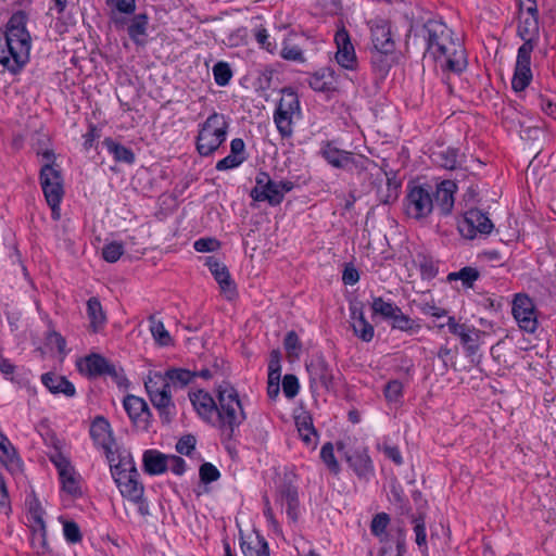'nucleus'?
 <instances>
[{
    "label": "nucleus",
    "mask_w": 556,
    "mask_h": 556,
    "mask_svg": "<svg viewBox=\"0 0 556 556\" xmlns=\"http://www.w3.org/2000/svg\"><path fill=\"white\" fill-rule=\"evenodd\" d=\"M420 311L424 315L431 316V317L438 318V319L443 318V317H448L446 309L439 307L431 303H425L420 307Z\"/></svg>",
    "instance_id": "338daca9"
},
{
    "label": "nucleus",
    "mask_w": 556,
    "mask_h": 556,
    "mask_svg": "<svg viewBox=\"0 0 556 556\" xmlns=\"http://www.w3.org/2000/svg\"><path fill=\"white\" fill-rule=\"evenodd\" d=\"M63 534L68 543L75 544L81 541V533L78 525L74 521L63 522Z\"/></svg>",
    "instance_id": "603ef678"
},
{
    "label": "nucleus",
    "mask_w": 556,
    "mask_h": 556,
    "mask_svg": "<svg viewBox=\"0 0 556 556\" xmlns=\"http://www.w3.org/2000/svg\"><path fill=\"white\" fill-rule=\"evenodd\" d=\"M517 34L523 40L520 47L534 49L540 39V26L535 0L519 3V22Z\"/></svg>",
    "instance_id": "f8f14e48"
},
{
    "label": "nucleus",
    "mask_w": 556,
    "mask_h": 556,
    "mask_svg": "<svg viewBox=\"0 0 556 556\" xmlns=\"http://www.w3.org/2000/svg\"><path fill=\"white\" fill-rule=\"evenodd\" d=\"M26 24L25 13L16 12L0 33V64L12 73L21 71L29 61L31 38Z\"/></svg>",
    "instance_id": "f03ea898"
},
{
    "label": "nucleus",
    "mask_w": 556,
    "mask_h": 556,
    "mask_svg": "<svg viewBox=\"0 0 556 556\" xmlns=\"http://www.w3.org/2000/svg\"><path fill=\"white\" fill-rule=\"evenodd\" d=\"M491 219L479 210H469L458 222V231L462 237L472 240L478 235H489L493 230Z\"/></svg>",
    "instance_id": "dca6fc26"
},
{
    "label": "nucleus",
    "mask_w": 556,
    "mask_h": 556,
    "mask_svg": "<svg viewBox=\"0 0 556 556\" xmlns=\"http://www.w3.org/2000/svg\"><path fill=\"white\" fill-rule=\"evenodd\" d=\"M103 146L106 148L108 152L113 155L116 162L126 164H132L135 162L134 152L127 147L115 142L112 138H105Z\"/></svg>",
    "instance_id": "58836bf2"
},
{
    "label": "nucleus",
    "mask_w": 556,
    "mask_h": 556,
    "mask_svg": "<svg viewBox=\"0 0 556 556\" xmlns=\"http://www.w3.org/2000/svg\"><path fill=\"white\" fill-rule=\"evenodd\" d=\"M80 372L88 376H99L114 372V367L111 366L108 361L99 354H92L78 363Z\"/></svg>",
    "instance_id": "cd10ccee"
},
{
    "label": "nucleus",
    "mask_w": 556,
    "mask_h": 556,
    "mask_svg": "<svg viewBox=\"0 0 556 556\" xmlns=\"http://www.w3.org/2000/svg\"><path fill=\"white\" fill-rule=\"evenodd\" d=\"M241 549L244 556H269L267 542L258 534L243 541Z\"/></svg>",
    "instance_id": "ea45409f"
},
{
    "label": "nucleus",
    "mask_w": 556,
    "mask_h": 556,
    "mask_svg": "<svg viewBox=\"0 0 556 556\" xmlns=\"http://www.w3.org/2000/svg\"><path fill=\"white\" fill-rule=\"evenodd\" d=\"M302 118L298 93L291 88L281 90V97L274 112V123L283 138L293 135L294 124Z\"/></svg>",
    "instance_id": "0eeeda50"
},
{
    "label": "nucleus",
    "mask_w": 556,
    "mask_h": 556,
    "mask_svg": "<svg viewBox=\"0 0 556 556\" xmlns=\"http://www.w3.org/2000/svg\"><path fill=\"white\" fill-rule=\"evenodd\" d=\"M124 245L117 241H111L103 245L102 257L109 263L117 262L124 254Z\"/></svg>",
    "instance_id": "09e8293b"
},
{
    "label": "nucleus",
    "mask_w": 556,
    "mask_h": 556,
    "mask_svg": "<svg viewBox=\"0 0 556 556\" xmlns=\"http://www.w3.org/2000/svg\"><path fill=\"white\" fill-rule=\"evenodd\" d=\"M87 317L89 320V328L93 332H100L104 328L106 324V315L97 298H90L87 301Z\"/></svg>",
    "instance_id": "473e14b6"
},
{
    "label": "nucleus",
    "mask_w": 556,
    "mask_h": 556,
    "mask_svg": "<svg viewBox=\"0 0 556 556\" xmlns=\"http://www.w3.org/2000/svg\"><path fill=\"white\" fill-rule=\"evenodd\" d=\"M201 260L217 281L223 295L227 300H233L237 296V288L226 265L215 256H205Z\"/></svg>",
    "instance_id": "6ab92c4d"
},
{
    "label": "nucleus",
    "mask_w": 556,
    "mask_h": 556,
    "mask_svg": "<svg viewBox=\"0 0 556 556\" xmlns=\"http://www.w3.org/2000/svg\"><path fill=\"white\" fill-rule=\"evenodd\" d=\"M90 435L97 446L109 456L115 445L111 426L103 417H97L90 427Z\"/></svg>",
    "instance_id": "412c9836"
},
{
    "label": "nucleus",
    "mask_w": 556,
    "mask_h": 556,
    "mask_svg": "<svg viewBox=\"0 0 556 556\" xmlns=\"http://www.w3.org/2000/svg\"><path fill=\"white\" fill-rule=\"evenodd\" d=\"M149 324L151 334L160 345L167 346L172 344V337L161 320H157L155 317H150Z\"/></svg>",
    "instance_id": "37998d69"
},
{
    "label": "nucleus",
    "mask_w": 556,
    "mask_h": 556,
    "mask_svg": "<svg viewBox=\"0 0 556 556\" xmlns=\"http://www.w3.org/2000/svg\"><path fill=\"white\" fill-rule=\"evenodd\" d=\"M193 248L197 252H214L220 248V242L215 238H200L194 241Z\"/></svg>",
    "instance_id": "052dcab7"
},
{
    "label": "nucleus",
    "mask_w": 556,
    "mask_h": 556,
    "mask_svg": "<svg viewBox=\"0 0 556 556\" xmlns=\"http://www.w3.org/2000/svg\"><path fill=\"white\" fill-rule=\"evenodd\" d=\"M49 458L58 469L62 490L72 496L80 495V476L76 472L70 460L59 452L51 454Z\"/></svg>",
    "instance_id": "2eb2a0df"
},
{
    "label": "nucleus",
    "mask_w": 556,
    "mask_h": 556,
    "mask_svg": "<svg viewBox=\"0 0 556 556\" xmlns=\"http://www.w3.org/2000/svg\"><path fill=\"white\" fill-rule=\"evenodd\" d=\"M390 326L392 329L405 332L409 336L417 334L421 330L420 320L409 317L402 308L393 316Z\"/></svg>",
    "instance_id": "f704fd0d"
},
{
    "label": "nucleus",
    "mask_w": 556,
    "mask_h": 556,
    "mask_svg": "<svg viewBox=\"0 0 556 556\" xmlns=\"http://www.w3.org/2000/svg\"><path fill=\"white\" fill-rule=\"evenodd\" d=\"M448 331L456 336L467 354L473 355L480 348L483 331L472 325L459 323L454 316H448L446 320Z\"/></svg>",
    "instance_id": "4468645a"
},
{
    "label": "nucleus",
    "mask_w": 556,
    "mask_h": 556,
    "mask_svg": "<svg viewBox=\"0 0 556 556\" xmlns=\"http://www.w3.org/2000/svg\"><path fill=\"white\" fill-rule=\"evenodd\" d=\"M148 25L149 21L146 14H138L131 20L128 26V35L136 45H146Z\"/></svg>",
    "instance_id": "c9c22d12"
},
{
    "label": "nucleus",
    "mask_w": 556,
    "mask_h": 556,
    "mask_svg": "<svg viewBox=\"0 0 556 556\" xmlns=\"http://www.w3.org/2000/svg\"><path fill=\"white\" fill-rule=\"evenodd\" d=\"M319 154L332 167L351 170L357 166L352 152L342 150L333 141H324L320 144Z\"/></svg>",
    "instance_id": "a211bd4d"
},
{
    "label": "nucleus",
    "mask_w": 556,
    "mask_h": 556,
    "mask_svg": "<svg viewBox=\"0 0 556 556\" xmlns=\"http://www.w3.org/2000/svg\"><path fill=\"white\" fill-rule=\"evenodd\" d=\"M372 317L380 316L382 319L391 323L393 316L401 308L391 300H384L382 296H375L370 303Z\"/></svg>",
    "instance_id": "4c0bfd02"
},
{
    "label": "nucleus",
    "mask_w": 556,
    "mask_h": 556,
    "mask_svg": "<svg viewBox=\"0 0 556 556\" xmlns=\"http://www.w3.org/2000/svg\"><path fill=\"white\" fill-rule=\"evenodd\" d=\"M189 399L197 414L203 420L215 424L217 404L208 392L198 390L191 392Z\"/></svg>",
    "instance_id": "4be33fe9"
},
{
    "label": "nucleus",
    "mask_w": 556,
    "mask_h": 556,
    "mask_svg": "<svg viewBox=\"0 0 556 556\" xmlns=\"http://www.w3.org/2000/svg\"><path fill=\"white\" fill-rule=\"evenodd\" d=\"M300 390L299 380L294 375H286L282 380V391L286 397L293 399Z\"/></svg>",
    "instance_id": "bf43d9fd"
},
{
    "label": "nucleus",
    "mask_w": 556,
    "mask_h": 556,
    "mask_svg": "<svg viewBox=\"0 0 556 556\" xmlns=\"http://www.w3.org/2000/svg\"><path fill=\"white\" fill-rule=\"evenodd\" d=\"M0 463L11 473L21 472L23 460L10 439L0 430Z\"/></svg>",
    "instance_id": "5701e85b"
},
{
    "label": "nucleus",
    "mask_w": 556,
    "mask_h": 556,
    "mask_svg": "<svg viewBox=\"0 0 556 556\" xmlns=\"http://www.w3.org/2000/svg\"><path fill=\"white\" fill-rule=\"evenodd\" d=\"M285 349L289 357H298L301 351V344L298 334L289 331L285 338Z\"/></svg>",
    "instance_id": "5fc2aeb1"
},
{
    "label": "nucleus",
    "mask_w": 556,
    "mask_h": 556,
    "mask_svg": "<svg viewBox=\"0 0 556 556\" xmlns=\"http://www.w3.org/2000/svg\"><path fill=\"white\" fill-rule=\"evenodd\" d=\"M254 37L261 48L265 49L267 52L274 54L277 51V43L275 40H271L270 35L266 28H256Z\"/></svg>",
    "instance_id": "8fccbe9b"
},
{
    "label": "nucleus",
    "mask_w": 556,
    "mask_h": 556,
    "mask_svg": "<svg viewBox=\"0 0 556 556\" xmlns=\"http://www.w3.org/2000/svg\"><path fill=\"white\" fill-rule=\"evenodd\" d=\"M42 384L53 394H63L67 397L75 395V387L65 377L47 372L41 376Z\"/></svg>",
    "instance_id": "c756f323"
},
{
    "label": "nucleus",
    "mask_w": 556,
    "mask_h": 556,
    "mask_svg": "<svg viewBox=\"0 0 556 556\" xmlns=\"http://www.w3.org/2000/svg\"><path fill=\"white\" fill-rule=\"evenodd\" d=\"M47 345L50 350H55L61 355L66 354V341L60 333L55 331H52L48 334Z\"/></svg>",
    "instance_id": "e2e57ef3"
},
{
    "label": "nucleus",
    "mask_w": 556,
    "mask_h": 556,
    "mask_svg": "<svg viewBox=\"0 0 556 556\" xmlns=\"http://www.w3.org/2000/svg\"><path fill=\"white\" fill-rule=\"evenodd\" d=\"M348 462L359 479L368 481L375 476V468L367 448L356 451L348 457Z\"/></svg>",
    "instance_id": "a878e982"
},
{
    "label": "nucleus",
    "mask_w": 556,
    "mask_h": 556,
    "mask_svg": "<svg viewBox=\"0 0 556 556\" xmlns=\"http://www.w3.org/2000/svg\"><path fill=\"white\" fill-rule=\"evenodd\" d=\"M278 501L281 507L286 508V513L291 521H296L300 516V504L298 490L291 486L283 488Z\"/></svg>",
    "instance_id": "2f4dec72"
},
{
    "label": "nucleus",
    "mask_w": 556,
    "mask_h": 556,
    "mask_svg": "<svg viewBox=\"0 0 556 556\" xmlns=\"http://www.w3.org/2000/svg\"><path fill=\"white\" fill-rule=\"evenodd\" d=\"M437 162L446 169H454L458 164V154L455 149L447 148L437 154Z\"/></svg>",
    "instance_id": "3c124183"
},
{
    "label": "nucleus",
    "mask_w": 556,
    "mask_h": 556,
    "mask_svg": "<svg viewBox=\"0 0 556 556\" xmlns=\"http://www.w3.org/2000/svg\"><path fill=\"white\" fill-rule=\"evenodd\" d=\"M531 47H519L516 56L515 70L511 79V88L519 92L523 91L532 81L533 74L531 70Z\"/></svg>",
    "instance_id": "f3484780"
},
{
    "label": "nucleus",
    "mask_w": 556,
    "mask_h": 556,
    "mask_svg": "<svg viewBox=\"0 0 556 556\" xmlns=\"http://www.w3.org/2000/svg\"><path fill=\"white\" fill-rule=\"evenodd\" d=\"M166 379L173 389L184 388L192 381L194 374L182 368H173L164 372Z\"/></svg>",
    "instance_id": "79ce46f5"
},
{
    "label": "nucleus",
    "mask_w": 556,
    "mask_h": 556,
    "mask_svg": "<svg viewBox=\"0 0 556 556\" xmlns=\"http://www.w3.org/2000/svg\"><path fill=\"white\" fill-rule=\"evenodd\" d=\"M26 507H27V525L29 528H38L46 527L45 515L46 511L35 496H28L26 498Z\"/></svg>",
    "instance_id": "e433bc0d"
},
{
    "label": "nucleus",
    "mask_w": 556,
    "mask_h": 556,
    "mask_svg": "<svg viewBox=\"0 0 556 556\" xmlns=\"http://www.w3.org/2000/svg\"><path fill=\"white\" fill-rule=\"evenodd\" d=\"M295 425L303 443L314 450L317 445L318 434L314 428L311 415L306 412L301 413L295 417Z\"/></svg>",
    "instance_id": "7c9ffc66"
},
{
    "label": "nucleus",
    "mask_w": 556,
    "mask_h": 556,
    "mask_svg": "<svg viewBox=\"0 0 556 556\" xmlns=\"http://www.w3.org/2000/svg\"><path fill=\"white\" fill-rule=\"evenodd\" d=\"M379 450L396 465H401L403 463V458L397 446L383 443L382 445H379Z\"/></svg>",
    "instance_id": "69168bd1"
},
{
    "label": "nucleus",
    "mask_w": 556,
    "mask_h": 556,
    "mask_svg": "<svg viewBox=\"0 0 556 556\" xmlns=\"http://www.w3.org/2000/svg\"><path fill=\"white\" fill-rule=\"evenodd\" d=\"M350 323L354 334L364 342H370L375 336V328L368 323L363 312V308L358 305H352L350 307Z\"/></svg>",
    "instance_id": "b1692460"
},
{
    "label": "nucleus",
    "mask_w": 556,
    "mask_h": 556,
    "mask_svg": "<svg viewBox=\"0 0 556 556\" xmlns=\"http://www.w3.org/2000/svg\"><path fill=\"white\" fill-rule=\"evenodd\" d=\"M228 122L226 116L219 113L211 114L199 125L197 136V150L200 155L213 154L226 140Z\"/></svg>",
    "instance_id": "423d86ee"
},
{
    "label": "nucleus",
    "mask_w": 556,
    "mask_h": 556,
    "mask_svg": "<svg viewBox=\"0 0 556 556\" xmlns=\"http://www.w3.org/2000/svg\"><path fill=\"white\" fill-rule=\"evenodd\" d=\"M334 42L337 46L334 59L340 67L346 71H356L358 67V60L355 48L344 28H341L336 33Z\"/></svg>",
    "instance_id": "aec40b11"
},
{
    "label": "nucleus",
    "mask_w": 556,
    "mask_h": 556,
    "mask_svg": "<svg viewBox=\"0 0 556 556\" xmlns=\"http://www.w3.org/2000/svg\"><path fill=\"white\" fill-rule=\"evenodd\" d=\"M403 394V384L399 380L389 381L384 388L388 402H399Z\"/></svg>",
    "instance_id": "4d7b16f0"
},
{
    "label": "nucleus",
    "mask_w": 556,
    "mask_h": 556,
    "mask_svg": "<svg viewBox=\"0 0 556 556\" xmlns=\"http://www.w3.org/2000/svg\"><path fill=\"white\" fill-rule=\"evenodd\" d=\"M195 438L193 435H185L176 444V450L182 455L189 456L195 447Z\"/></svg>",
    "instance_id": "0e129e2a"
},
{
    "label": "nucleus",
    "mask_w": 556,
    "mask_h": 556,
    "mask_svg": "<svg viewBox=\"0 0 556 556\" xmlns=\"http://www.w3.org/2000/svg\"><path fill=\"white\" fill-rule=\"evenodd\" d=\"M479 278V273L476 268L472 267H464L459 271H454L448 274L447 279L452 280H460L463 286L466 288L472 287L473 282Z\"/></svg>",
    "instance_id": "a18cd8bd"
},
{
    "label": "nucleus",
    "mask_w": 556,
    "mask_h": 556,
    "mask_svg": "<svg viewBox=\"0 0 556 556\" xmlns=\"http://www.w3.org/2000/svg\"><path fill=\"white\" fill-rule=\"evenodd\" d=\"M245 156H238L235 154L229 153L224 159L219 160L216 163V169L217 170H228L239 167L244 161Z\"/></svg>",
    "instance_id": "6e6d98bb"
},
{
    "label": "nucleus",
    "mask_w": 556,
    "mask_h": 556,
    "mask_svg": "<svg viewBox=\"0 0 556 556\" xmlns=\"http://www.w3.org/2000/svg\"><path fill=\"white\" fill-rule=\"evenodd\" d=\"M456 189L457 186L452 180H444L435 188L433 195L434 206L441 214L447 215L452 212Z\"/></svg>",
    "instance_id": "393cba45"
},
{
    "label": "nucleus",
    "mask_w": 556,
    "mask_h": 556,
    "mask_svg": "<svg viewBox=\"0 0 556 556\" xmlns=\"http://www.w3.org/2000/svg\"><path fill=\"white\" fill-rule=\"evenodd\" d=\"M167 469L177 476H181L186 471V462L179 456L169 455Z\"/></svg>",
    "instance_id": "774afa93"
},
{
    "label": "nucleus",
    "mask_w": 556,
    "mask_h": 556,
    "mask_svg": "<svg viewBox=\"0 0 556 556\" xmlns=\"http://www.w3.org/2000/svg\"><path fill=\"white\" fill-rule=\"evenodd\" d=\"M29 544L37 555H45L49 552L46 527L29 528Z\"/></svg>",
    "instance_id": "a19ab883"
},
{
    "label": "nucleus",
    "mask_w": 556,
    "mask_h": 556,
    "mask_svg": "<svg viewBox=\"0 0 556 556\" xmlns=\"http://www.w3.org/2000/svg\"><path fill=\"white\" fill-rule=\"evenodd\" d=\"M370 38L374 48L372 64L387 73L394 60L396 43L393 38L391 25L387 20L375 18L369 21Z\"/></svg>",
    "instance_id": "39448f33"
},
{
    "label": "nucleus",
    "mask_w": 556,
    "mask_h": 556,
    "mask_svg": "<svg viewBox=\"0 0 556 556\" xmlns=\"http://www.w3.org/2000/svg\"><path fill=\"white\" fill-rule=\"evenodd\" d=\"M415 542L420 547L422 554H427L428 547H427V533H426V526L422 520H416L415 527Z\"/></svg>",
    "instance_id": "680f3d73"
},
{
    "label": "nucleus",
    "mask_w": 556,
    "mask_h": 556,
    "mask_svg": "<svg viewBox=\"0 0 556 556\" xmlns=\"http://www.w3.org/2000/svg\"><path fill=\"white\" fill-rule=\"evenodd\" d=\"M142 465L147 473L157 476L168 468V456L157 450H147L142 455Z\"/></svg>",
    "instance_id": "c85d7f7f"
},
{
    "label": "nucleus",
    "mask_w": 556,
    "mask_h": 556,
    "mask_svg": "<svg viewBox=\"0 0 556 556\" xmlns=\"http://www.w3.org/2000/svg\"><path fill=\"white\" fill-rule=\"evenodd\" d=\"M144 387L153 406L161 415H168L174 407L173 390L164 372L150 371L144 379Z\"/></svg>",
    "instance_id": "9b49d317"
},
{
    "label": "nucleus",
    "mask_w": 556,
    "mask_h": 556,
    "mask_svg": "<svg viewBox=\"0 0 556 556\" xmlns=\"http://www.w3.org/2000/svg\"><path fill=\"white\" fill-rule=\"evenodd\" d=\"M320 458L332 473L338 475L340 472V465L334 456L332 443L327 442L321 446Z\"/></svg>",
    "instance_id": "49530a36"
},
{
    "label": "nucleus",
    "mask_w": 556,
    "mask_h": 556,
    "mask_svg": "<svg viewBox=\"0 0 556 556\" xmlns=\"http://www.w3.org/2000/svg\"><path fill=\"white\" fill-rule=\"evenodd\" d=\"M308 84L315 91H331L336 89L337 78L332 70L323 68L312 75Z\"/></svg>",
    "instance_id": "72a5a7b5"
},
{
    "label": "nucleus",
    "mask_w": 556,
    "mask_h": 556,
    "mask_svg": "<svg viewBox=\"0 0 556 556\" xmlns=\"http://www.w3.org/2000/svg\"><path fill=\"white\" fill-rule=\"evenodd\" d=\"M434 190L429 185L409 182L406 187L404 210L408 217L422 219L434 208Z\"/></svg>",
    "instance_id": "6e6552de"
},
{
    "label": "nucleus",
    "mask_w": 556,
    "mask_h": 556,
    "mask_svg": "<svg viewBox=\"0 0 556 556\" xmlns=\"http://www.w3.org/2000/svg\"><path fill=\"white\" fill-rule=\"evenodd\" d=\"M40 185L48 205L52 211V218H60V204L64 195L63 178L54 165H42L40 170Z\"/></svg>",
    "instance_id": "9d476101"
},
{
    "label": "nucleus",
    "mask_w": 556,
    "mask_h": 556,
    "mask_svg": "<svg viewBox=\"0 0 556 556\" xmlns=\"http://www.w3.org/2000/svg\"><path fill=\"white\" fill-rule=\"evenodd\" d=\"M217 410L215 425L225 430L233 431L245 419L243 404L233 386L223 382L217 387Z\"/></svg>",
    "instance_id": "20e7f679"
},
{
    "label": "nucleus",
    "mask_w": 556,
    "mask_h": 556,
    "mask_svg": "<svg viewBox=\"0 0 556 556\" xmlns=\"http://www.w3.org/2000/svg\"><path fill=\"white\" fill-rule=\"evenodd\" d=\"M511 314L520 330L534 333L539 328V312L533 300L523 293H517L511 302Z\"/></svg>",
    "instance_id": "ddd939ff"
},
{
    "label": "nucleus",
    "mask_w": 556,
    "mask_h": 556,
    "mask_svg": "<svg viewBox=\"0 0 556 556\" xmlns=\"http://www.w3.org/2000/svg\"><path fill=\"white\" fill-rule=\"evenodd\" d=\"M123 404L132 422L144 427L150 415L146 401L135 395H127Z\"/></svg>",
    "instance_id": "bb28decb"
},
{
    "label": "nucleus",
    "mask_w": 556,
    "mask_h": 556,
    "mask_svg": "<svg viewBox=\"0 0 556 556\" xmlns=\"http://www.w3.org/2000/svg\"><path fill=\"white\" fill-rule=\"evenodd\" d=\"M110 463L112 478L122 496L137 505L140 515H149V505L143 497L144 488L139 481V472L132 458L129 455L119 457L117 462L110 458Z\"/></svg>",
    "instance_id": "7ed1b4c3"
},
{
    "label": "nucleus",
    "mask_w": 556,
    "mask_h": 556,
    "mask_svg": "<svg viewBox=\"0 0 556 556\" xmlns=\"http://www.w3.org/2000/svg\"><path fill=\"white\" fill-rule=\"evenodd\" d=\"M294 188V184L290 180H273L265 172L256 175L255 186L252 188L250 195L254 201L267 202L271 206L279 205L285 194Z\"/></svg>",
    "instance_id": "1a4fd4ad"
},
{
    "label": "nucleus",
    "mask_w": 556,
    "mask_h": 556,
    "mask_svg": "<svg viewBox=\"0 0 556 556\" xmlns=\"http://www.w3.org/2000/svg\"><path fill=\"white\" fill-rule=\"evenodd\" d=\"M453 31L441 21L431 20L425 25L427 54L446 72L462 73L467 67L465 49Z\"/></svg>",
    "instance_id": "f257e3e1"
},
{
    "label": "nucleus",
    "mask_w": 556,
    "mask_h": 556,
    "mask_svg": "<svg viewBox=\"0 0 556 556\" xmlns=\"http://www.w3.org/2000/svg\"><path fill=\"white\" fill-rule=\"evenodd\" d=\"M213 76L215 83L220 86H227L232 77V71L227 62L219 61L213 66Z\"/></svg>",
    "instance_id": "de8ad7c7"
},
{
    "label": "nucleus",
    "mask_w": 556,
    "mask_h": 556,
    "mask_svg": "<svg viewBox=\"0 0 556 556\" xmlns=\"http://www.w3.org/2000/svg\"><path fill=\"white\" fill-rule=\"evenodd\" d=\"M291 35L286 37L282 41V48L280 51V55L282 59L287 61H293V62H304V55L302 49L291 42Z\"/></svg>",
    "instance_id": "c03bdc74"
},
{
    "label": "nucleus",
    "mask_w": 556,
    "mask_h": 556,
    "mask_svg": "<svg viewBox=\"0 0 556 556\" xmlns=\"http://www.w3.org/2000/svg\"><path fill=\"white\" fill-rule=\"evenodd\" d=\"M389 521H390V518L387 514H384V513L377 514L371 520V525H370L371 533L376 536H381L382 534H384L387 527L389 525Z\"/></svg>",
    "instance_id": "13d9d810"
},
{
    "label": "nucleus",
    "mask_w": 556,
    "mask_h": 556,
    "mask_svg": "<svg viewBox=\"0 0 556 556\" xmlns=\"http://www.w3.org/2000/svg\"><path fill=\"white\" fill-rule=\"evenodd\" d=\"M200 479L203 483H211L219 479V470L211 463H204L199 470Z\"/></svg>",
    "instance_id": "864d4df0"
}]
</instances>
